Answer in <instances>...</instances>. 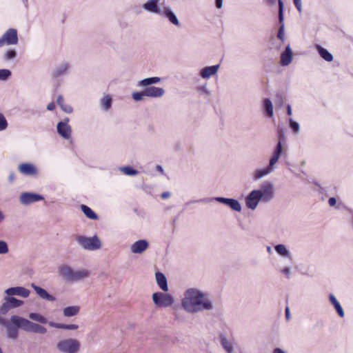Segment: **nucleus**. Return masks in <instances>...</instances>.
Masks as SVG:
<instances>
[{
    "label": "nucleus",
    "instance_id": "f257e3e1",
    "mask_svg": "<svg viewBox=\"0 0 353 353\" xmlns=\"http://www.w3.org/2000/svg\"><path fill=\"white\" fill-rule=\"evenodd\" d=\"M181 307L188 313L195 314L214 310V305L208 294L198 288H190L183 293Z\"/></svg>",
    "mask_w": 353,
    "mask_h": 353
},
{
    "label": "nucleus",
    "instance_id": "f03ea898",
    "mask_svg": "<svg viewBox=\"0 0 353 353\" xmlns=\"http://www.w3.org/2000/svg\"><path fill=\"white\" fill-rule=\"evenodd\" d=\"M282 152L283 146L281 145L280 143H277L275 150L274 151L272 156L270 157L269 160L268 165L265 168H259L254 171V180H259L272 173L276 169V164L279 161L282 154Z\"/></svg>",
    "mask_w": 353,
    "mask_h": 353
},
{
    "label": "nucleus",
    "instance_id": "7ed1b4c3",
    "mask_svg": "<svg viewBox=\"0 0 353 353\" xmlns=\"http://www.w3.org/2000/svg\"><path fill=\"white\" fill-rule=\"evenodd\" d=\"M59 276L66 282H78L90 276L87 270H74L67 265H62L58 269Z\"/></svg>",
    "mask_w": 353,
    "mask_h": 353
},
{
    "label": "nucleus",
    "instance_id": "20e7f679",
    "mask_svg": "<svg viewBox=\"0 0 353 353\" xmlns=\"http://www.w3.org/2000/svg\"><path fill=\"white\" fill-rule=\"evenodd\" d=\"M161 79L158 77H152L143 79L137 82V86L145 87L143 90V94L145 97L160 98L165 94V90L162 88L150 86L153 84L158 83L161 81Z\"/></svg>",
    "mask_w": 353,
    "mask_h": 353
},
{
    "label": "nucleus",
    "instance_id": "39448f33",
    "mask_svg": "<svg viewBox=\"0 0 353 353\" xmlns=\"http://www.w3.org/2000/svg\"><path fill=\"white\" fill-rule=\"evenodd\" d=\"M12 321L17 326V331L22 330L27 332L45 334L47 329L38 323H33L22 316H14Z\"/></svg>",
    "mask_w": 353,
    "mask_h": 353
},
{
    "label": "nucleus",
    "instance_id": "423d86ee",
    "mask_svg": "<svg viewBox=\"0 0 353 353\" xmlns=\"http://www.w3.org/2000/svg\"><path fill=\"white\" fill-rule=\"evenodd\" d=\"M76 241L83 249L86 250L94 251L100 249L101 247V240L96 235L92 237L77 236Z\"/></svg>",
    "mask_w": 353,
    "mask_h": 353
},
{
    "label": "nucleus",
    "instance_id": "0eeeda50",
    "mask_svg": "<svg viewBox=\"0 0 353 353\" xmlns=\"http://www.w3.org/2000/svg\"><path fill=\"white\" fill-rule=\"evenodd\" d=\"M56 348L61 353H78L80 343L74 339H62L57 343Z\"/></svg>",
    "mask_w": 353,
    "mask_h": 353
},
{
    "label": "nucleus",
    "instance_id": "6e6552de",
    "mask_svg": "<svg viewBox=\"0 0 353 353\" xmlns=\"http://www.w3.org/2000/svg\"><path fill=\"white\" fill-rule=\"evenodd\" d=\"M152 301L159 307H171L174 303V299L170 294L161 292L152 294Z\"/></svg>",
    "mask_w": 353,
    "mask_h": 353
},
{
    "label": "nucleus",
    "instance_id": "1a4fd4ad",
    "mask_svg": "<svg viewBox=\"0 0 353 353\" xmlns=\"http://www.w3.org/2000/svg\"><path fill=\"white\" fill-rule=\"evenodd\" d=\"M4 316L0 314V325L3 326L6 330L7 337L12 340H15L19 336V331H17V326L12 321L14 316H19L18 315L11 316L9 321L6 319Z\"/></svg>",
    "mask_w": 353,
    "mask_h": 353
},
{
    "label": "nucleus",
    "instance_id": "9d476101",
    "mask_svg": "<svg viewBox=\"0 0 353 353\" xmlns=\"http://www.w3.org/2000/svg\"><path fill=\"white\" fill-rule=\"evenodd\" d=\"M257 191L261 195L262 202L264 203H268L272 201L275 195L274 186L270 181L263 182Z\"/></svg>",
    "mask_w": 353,
    "mask_h": 353
},
{
    "label": "nucleus",
    "instance_id": "9b49d317",
    "mask_svg": "<svg viewBox=\"0 0 353 353\" xmlns=\"http://www.w3.org/2000/svg\"><path fill=\"white\" fill-rule=\"evenodd\" d=\"M19 39L17 31L14 28H9L0 38V48L5 44L8 46L17 45Z\"/></svg>",
    "mask_w": 353,
    "mask_h": 353
},
{
    "label": "nucleus",
    "instance_id": "f8f14e48",
    "mask_svg": "<svg viewBox=\"0 0 353 353\" xmlns=\"http://www.w3.org/2000/svg\"><path fill=\"white\" fill-rule=\"evenodd\" d=\"M261 195L259 194V192L257 190L251 191L245 198V204L248 208L250 210H255L259 202L262 201Z\"/></svg>",
    "mask_w": 353,
    "mask_h": 353
},
{
    "label": "nucleus",
    "instance_id": "ddd939ff",
    "mask_svg": "<svg viewBox=\"0 0 353 353\" xmlns=\"http://www.w3.org/2000/svg\"><path fill=\"white\" fill-rule=\"evenodd\" d=\"M43 199L44 197L43 196L33 192H23L19 197L20 203L24 205H29Z\"/></svg>",
    "mask_w": 353,
    "mask_h": 353
},
{
    "label": "nucleus",
    "instance_id": "4468645a",
    "mask_svg": "<svg viewBox=\"0 0 353 353\" xmlns=\"http://www.w3.org/2000/svg\"><path fill=\"white\" fill-rule=\"evenodd\" d=\"M6 295L12 296H18L21 298H27L30 296V291L24 287L17 286L8 288L5 290Z\"/></svg>",
    "mask_w": 353,
    "mask_h": 353
},
{
    "label": "nucleus",
    "instance_id": "2eb2a0df",
    "mask_svg": "<svg viewBox=\"0 0 353 353\" xmlns=\"http://www.w3.org/2000/svg\"><path fill=\"white\" fill-rule=\"evenodd\" d=\"M160 0H148L142 5V8L150 13L161 14L162 9L159 6Z\"/></svg>",
    "mask_w": 353,
    "mask_h": 353
},
{
    "label": "nucleus",
    "instance_id": "dca6fc26",
    "mask_svg": "<svg viewBox=\"0 0 353 353\" xmlns=\"http://www.w3.org/2000/svg\"><path fill=\"white\" fill-rule=\"evenodd\" d=\"M69 119L66 118L64 121H60L57 124V132L64 139H69L71 137V128L68 125Z\"/></svg>",
    "mask_w": 353,
    "mask_h": 353
},
{
    "label": "nucleus",
    "instance_id": "f3484780",
    "mask_svg": "<svg viewBox=\"0 0 353 353\" xmlns=\"http://www.w3.org/2000/svg\"><path fill=\"white\" fill-rule=\"evenodd\" d=\"M284 4L282 0H279V22L280 28L278 31L277 37L282 41L284 40V17H283Z\"/></svg>",
    "mask_w": 353,
    "mask_h": 353
},
{
    "label": "nucleus",
    "instance_id": "a211bd4d",
    "mask_svg": "<svg viewBox=\"0 0 353 353\" xmlns=\"http://www.w3.org/2000/svg\"><path fill=\"white\" fill-rule=\"evenodd\" d=\"M161 15H163V17L167 18L172 24H173L177 27L181 26V23H180L177 17L176 16L174 12L172 11L170 6H164L162 10V13Z\"/></svg>",
    "mask_w": 353,
    "mask_h": 353
},
{
    "label": "nucleus",
    "instance_id": "6ab92c4d",
    "mask_svg": "<svg viewBox=\"0 0 353 353\" xmlns=\"http://www.w3.org/2000/svg\"><path fill=\"white\" fill-rule=\"evenodd\" d=\"M18 170L20 173L26 176H37L38 170L37 168L32 163H21L19 165Z\"/></svg>",
    "mask_w": 353,
    "mask_h": 353
},
{
    "label": "nucleus",
    "instance_id": "aec40b11",
    "mask_svg": "<svg viewBox=\"0 0 353 353\" xmlns=\"http://www.w3.org/2000/svg\"><path fill=\"white\" fill-rule=\"evenodd\" d=\"M149 247L148 242L145 239H141L135 241L130 246V251L133 254H141Z\"/></svg>",
    "mask_w": 353,
    "mask_h": 353
},
{
    "label": "nucleus",
    "instance_id": "412c9836",
    "mask_svg": "<svg viewBox=\"0 0 353 353\" xmlns=\"http://www.w3.org/2000/svg\"><path fill=\"white\" fill-rule=\"evenodd\" d=\"M219 67V64L204 67L200 70L199 75L202 79H209L217 74Z\"/></svg>",
    "mask_w": 353,
    "mask_h": 353
},
{
    "label": "nucleus",
    "instance_id": "4be33fe9",
    "mask_svg": "<svg viewBox=\"0 0 353 353\" xmlns=\"http://www.w3.org/2000/svg\"><path fill=\"white\" fill-rule=\"evenodd\" d=\"M70 64L68 62H61L59 63L52 72V77H59L65 75L68 73L70 70Z\"/></svg>",
    "mask_w": 353,
    "mask_h": 353
},
{
    "label": "nucleus",
    "instance_id": "5701e85b",
    "mask_svg": "<svg viewBox=\"0 0 353 353\" xmlns=\"http://www.w3.org/2000/svg\"><path fill=\"white\" fill-rule=\"evenodd\" d=\"M31 287L34 289L37 294L42 299L49 301H54L56 298L52 295L50 294L45 289L37 286L34 283L31 284Z\"/></svg>",
    "mask_w": 353,
    "mask_h": 353
},
{
    "label": "nucleus",
    "instance_id": "b1692460",
    "mask_svg": "<svg viewBox=\"0 0 353 353\" xmlns=\"http://www.w3.org/2000/svg\"><path fill=\"white\" fill-rule=\"evenodd\" d=\"M292 61V51L290 45H288L284 52L281 55V65L283 66L288 65Z\"/></svg>",
    "mask_w": 353,
    "mask_h": 353
},
{
    "label": "nucleus",
    "instance_id": "393cba45",
    "mask_svg": "<svg viewBox=\"0 0 353 353\" xmlns=\"http://www.w3.org/2000/svg\"><path fill=\"white\" fill-rule=\"evenodd\" d=\"M156 282L158 286L165 292L168 291V281L164 274L157 272L155 274Z\"/></svg>",
    "mask_w": 353,
    "mask_h": 353
},
{
    "label": "nucleus",
    "instance_id": "a878e982",
    "mask_svg": "<svg viewBox=\"0 0 353 353\" xmlns=\"http://www.w3.org/2000/svg\"><path fill=\"white\" fill-rule=\"evenodd\" d=\"M274 250L276 253L283 258L289 259H292V255L288 248L283 244H278L274 246Z\"/></svg>",
    "mask_w": 353,
    "mask_h": 353
},
{
    "label": "nucleus",
    "instance_id": "bb28decb",
    "mask_svg": "<svg viewBox=\"0 0 353 353\" xmlns=\"http://www.w3.org/2000/svg\"><path fill=\"white\" fill-rule=\"evenodd\" d=\"M80 306L72 305L68 306L63 310V314L65 317H72L77 315L80 312Z\"/></svg>",
    "mask_w": 353,
    "mask_h": 353
},
{
    "label": "nucleus",
    "instance_id": "cd10ccee",
    "mask_svg": "<svg viewBox=\"0 0 353 353\" xmlns=\"http://www.w3.org/2000/svg\"><path fill=\"white\" fill-rule=\"evenodd\" d=\"M329 300H330V303L332 304V305L334 306V307L335 308L339 316L340 317H343L345 316L343 309L341 307L340 303L336 299L335 296L333 294H330Z\"/></svg>",
    "mask_w": 353,
    "mask_h": 353
},
{
    "label": "nucleus",
    "instance_id": "c85d7f7f",
    "mask_svg": "<svg viewBox=\"0 0 353 353\" xmlns=\"http://www.w3.org/2000/svg\"><path fill=\"white\" fill-rule=\"evenodd\" d=\"M4 301L8 303L10 309L19 307L23 304V301L8 295L4 297Z\"/></svg>",
    "mask_w": 353,
    "mask_h": 353
},
{
    "label": "nucleus",
    "instance_id": "c756f323",
    "mask_svg": "<svg viewBox=\"0 0 353 353\" xmlns=\"http://www.w3.org/2000/svg\"><path fill=\"white\" fill-rule=\"evenodd\" d=\"M49 325L52 327L63 329V330H77L79 326L76 324H63V323H58L54 322H49Z\"/></svg>",
    "mask_w": 353,
    "mask_h": 353
},
{
    "label": "nucleus",
    "instance_id": "7c9ffc66",
    "mask_svg": "<svg viewBox=\"0 0 353 353\" xmlns=\"http://www.w3.org/2000/svg\"><path fill=\"white\" fill-rule=\"evenodd\" d=\"M316 49L320 54V56L326 61L330 62L333 60L332 54L328 52L325 48L321 47V46H316Z\"/></svg>",
    "mask_w": 353,
    "mask_h": 353
},
{
    "label": "nucleus",
    "instance_id": "2f4dec72",
    "mask_svg": "<svg viewBox=\"0 0 353 353\" xmlns=\"http://www.w3.org/2000/svg\"><path fill=\"white\" fill-rule=\"evenodd\" d=\"M221 343L223 347L225 349L226 352L228 353H232L233 352V347L232 343L228 340L225 335L220 336Z\"/></svg>",
    "mask_w": 353,
    "mask_h": 353
},
{
    "label": "nucleus",
    "instance_id": "473e14b6",
    "mask_svg": "<svg viewBox=\"0 0 353 353\" xmlns=\"http://www.w3.org/2000/svg\"><path fill=\"white\" fill-rule=\"evenodd\" d=\"M81 208L84 214L88 218L92 220H96L97 219V215L90 208L85 205H81Z\"/></svg>",
    "mask_w": 353,
    "mask_h": 353
},
{
    "label": "nucleus",
    "instance_id": "72a5a7b5",
    "mask_svg": "<svg viewBox=\"0 0 353 353\" xmlns=\"http://www.w3.org/2000/svg\"><path fill=\"white\" fill-rule=\"evenodd\" d=\"M263 107L266 114L272 118L273 117V105L269 99H265L263 101Z\"/></svg>",
    "mask_w": 353,
    "mask_h": 353
},
{
    "label": "nucleus",
    "instance_id": "f704fd0d",
    "mask_svg": "<svg viewBox=\"0 0 353 353\" xmlns=\"http://www.w3.org/2000/svg\"><path fill=\"white\" fill-rule=\"evenodd\" d=\"M17 54V51L14 49H8L3 54V60L5 61H12L16 58Z\"/></svg>",
    "mask_w": 353,
    "mask_h": 353
},
{
    "label": "nucleus",
    "instance_id": "c9c22d12",
    "mask_svg": "<svg viewBox=\"0 0 353 353\" xmlns=\"http://www.w3.org/2000/svg\"><path fill=\"white\" fill-rule=\"evenodd\" d=\"M112 98L109 95H106L103 97L100 101L101 108L105 110H108L111 108L112 105Z\"/></svg>",
    "mask_w": 353,
    "mask_h": 353
},
{
    "label": "nucleus",
    "instance_id": "e433bc0d",
    "mask_svg": "<svg viewBox=\"0 0 353 353\" xmlns=\"http://www.w3.org/2000/svg\"><path fill=\"white\" fill-rule=\"evenodd\" d=\"M29 318L41 323L45 324L48 322L47 319L39 313H30Z\"/></svg>",
    "mask_w": 353,
    "mask_h": 353
},
{
    "label": "nucleus",
    "instance_id": "4c0bfd02",
    "mask_svg": "<svg viewBox=\"0 0 353 353\" xmlns=\"http://www.w3.org/2000/svg\"><path fill=\"white\" fill-rule=\"evenodd\" d=\"M228 206H229L234 211L239 212L241 211V205L236 199H230Z\"/></svg>",
    "mask_w": 353,
    "mask_h": 353
},
{
    "label": "nucleus",
    "instance_id": "58836bf2",
    "mask_svg": "<svg viewBox=\"0 0 353 353\" xmlns=\"http://www.w3.org/2000/svg\"><path fill=\"white\" fill-rule=\"evenodd\" d=\"M121 172L128 176H135L138 174L137 170L130 166L121 167L119 168Z\"/></svg>",
    "mask_w": 353,
    "mask_h": 353
},
{
    "label": "nucleus",
    "instance_id": "ea45409f",
    "mask_svg": "<svg viewBox=\"0 0 353 353\" xmlns=\"http://www.w3.org/2000/svg\"><path fill=\"white\" fill-rule=\"evenodd\" d=\"M11 76L10 70L8 69L0 70V80L6 81Z\"/></svg>",
    "mask_w": 353,
    "mask_h": 353
},
{
    "label": "nucleus",
    "instance_id": "a19ab883",
    "mask_svg": "<svg viewBox=\"0 0 353 353\" xmlns=\"http://www.w3.org/2000/svg\"><path fill=\"white\" fill-rule=\"evenodd\" d=\"M290 126L295 133H299L300 131V127L299 123L294 121L292 119L289 120Z\"/></svg>",
    "mask_w": 353,
    "mask_h": 353
},
{
    "label": "nucleus",
    "instance_id": "79ce46f5",
    "mask_svg": "<svg viewBox=\"0 0 353 353\" xmlns=\"http://www.w3.org/2000/svg\"><path fill=\"white\" fill-rule=\"evenodd\" d=\"M8 244L4 241H0V254H6L8 252Z\"/></svg>",
    "mask_w": 353,
    "mask_h": 353
},
{
    "label": "nucleus",
    "instance_id": "37998d69",
    "mask_svg": "<svg viewBox=\"0 0 353 353\" xmlns=\"http://www.w3.org/2000/svg\"><path fill=\"white\" fill-rule=\"evenodd\" d=\"M8 127V122L4 115L0 113V131L6 130Z\"/></svg>",
    "mask_w": 353,
    "mask_h": 353
},
{
    "label": "nucleus",
    "instance_id": "c03bdc74",
    "mask_svg": "<svg viewBox=\"0 0 353 353\" xmlns=\"http://www.w3.org/2000/svg\"><path fill=\"white\" fill-rule=\"evenodd\" d=\"M132 99L136 101H141L143 99V97H145V94H143V90L140 92H135L132 93Z\"/></svg>",
    "mask_w": 353,
    "mask_h": 353
},
{
    "label": "nucleus",
    "instance_id": "a18cd8bd",
    "mask_svg": "<svg viewBox=\"0 0 353 353\" xmlns=\"http://www.w3.org/2000/svg\"><path fill=\"white\" fill-rule=\"evenodd\" d=\"M10 310V306L5 301L0 307V314L6 316L8 311Z\"/></svg>",
    "mask_w": 353,
    "mask_h": 353
},
{
    "label": "nucleus",
    "instance_id": "49530a36",
    "mask_svg": "<svg viewBox=\"0 0 353 353\" xmlns=\"http://www.w3.org/2000/svg\"><path fill=\"white\" fill-rule=\"evenodd\" d=\"M279 272L284 274L288 279H289L291 276V268L290 267H284L279 270Z\"/></svg>",
    "mask_w": 353,
    "mask_h": 353
},
{
    "label": "nucleus",
    "instance_id": "de8ad7c7",
    "mask_svg": "<svg viewBox=\"0 0 353 353\" xmlns=\"http://www.w3.org/2000/svg\"><path fill=\"white\" fill-rule=\"evenodd\" d=\"M278 143H280L281 145L282 146L283 143H284L286 139L283 130L281 129L278 131Z\"/></svg>",
    "mask_w": 353,
    "mask_h": 353
},
{
    "label": "nucleus",
    "instance_id": "09e8293b",
    "mask_svg": "<svg viewBox=\"0 0 353 353\" xmlns=\"http://www.w3.org/2000/svg\"><path fill=\"white\" fill-rule=\"evenodd\" d=\"M217 202H219L221 203H223L224 205H228L229 201L230 198H224V197H215L213 199Z\"/></svg>",
    "mask_w": 353,
    "mask_h": 353
},
{
    "label": "nucleus",
    "instance_id": "8fccbe9b",
    "mask_svg": "<svg viewBox=\"0 0 353 353\" xmlns=\"http://www.w3.org/2000/svg\"><path fill=\"white\" fill-rule=\"evenodd\" d=\"M60 108H61V110L63 112H66L68 114L72 113V111H73V109H72V106L68 105V104H65L64 103Z\"/></svg>",
    "mask_w": 353,
    "mask_h": 353
},
{
    "label": "nucleus",
    "instance_id": "3c124183",
    "mask_svg": "<svg viewBox=\"0 0 353 353\" xmlns=\"http://www.w3.org/2000/svg\"><path fill=\"white\" fill-rule=\"evenodd\" d=\"M294 4L299 13L302 12V3L301 0H293Z\"/></svg>",
    "mask_w": 353,
    "mask_h": 353
},
{
    "label": "nucleus",
    "instance_id": "603ef678",
    "mask_svg": "<svg viewBox=\"0 0 353 353\" xmlns=\"http://www.w3.org/2000/svg\"><path fill=\"white\" fill-rule=\"evenodd\" d=\"M57 103L61 107L64 104V99L62 95L57 96Z\"/></svg>",
    "mask_w": 353,
    "mask_h": 353
},
{
    "label": "nucleus",
    "instance_id": "864d4df0",
    "mask_svg": "<svg viewBox=\"0 0 353 353\" xmlns=\"http://www.w3.org/2000/svg\"><path fill=\"white\" fill-rule=\"evenodd\" d=\"M328 203L330 206H334L336 203V199L334 197H330L328 200Z\"/></svg>",
    "mask_w": 353,
    "mask_h": 353
},
{
    "label": "nucleus",
    "instance_id": "5fc2aeb1",
    "mask_svg": "<svg viewBox=\"0 0 353 353\" xmlns=\"http://www.w3.org/2000/svg\"><path fill=\"white\" fill-rule=\"evenodd\" d=\"M54 108H55V104L54 102H51V103H48L47 105V110L49 111H52L54 110Z\"/></svg>",
    "mask_w": 353,
    "mask_h": 353
},
{
    "label": "nucleus",
    "instance_id": "6e6d98bb",
    "mask_svg": "<svg viewBox=\"0 0 353 353\" xmlns=\"http://www.w3.org/2000/svg\"><path fill=\"white\" fill-rule=\"evenodd\" d=\"M265 3L269 6H274L276 3V1L279 3V0H265Z\"/></svg>",
    "mask_w": 353,
    "mask_h": 353
},
{
    "label": "nucleus",
    "instance_id": "4d7b16f0",
    "mask_svg": "<svg viewBox=\"0 0 353 353\" xmlns=\"http://www.w3.org/2000/svg\"><path fill=\"white\" fill-rule=\"evenodd\" d=\"M15 179V174L14 172H10L8 176V181L10 183H12Z\"/></svg>",
    "mask_w": 353,
    "mask_h": 353
},
{
    "label": "nucleus",
    "instance_id": "13d9d810",
    "mask_svg": "<svg viewBox=\"0 0 353 353\" xmlns=\"http://www.w3.org/2000/svg\"><path fill=\"white\" fill-rule=\"evenodd\" d=\"M216 7L219 9L223 6V0H215Z\"/></svg>",
    "mask_w": 353,
    "mask_h": 353
},
{
    "label": "nucleus",
    "instance_id": "bf43d9fd",
    "mask_svg": "<svg viewBox=\"0 0 353 353\" xmlns=\"http://www.w3.org/2000/svg\"><path fill=\"white\" fill-rule=\"evenodd\" d=\"M170 196H171V194L169 192H165L162 193V194H161V197L163 199H168L170 197Z\"/></svg>",
    "mask_w": 353,
    "mask_h": 353
},
{
    "label": "nucleus",
    "instance_id": "052dcab7",
    "mask_svg": "<svg viewBox=\"0 0 353 353\" xmlns=\"http://www.w3.org/2000/svg\"><path fill=\"white\" fill-rule=\"evenodd\" d=\"M199 90L205 92V93H208V88H207V85H201L199 88Z\"/></svg>",
    "mask_w": 353,
    "mask_h": 353
},
{
    "label": "nucleus",
    "instance_id": "680f3d73",
    "mask_svg": "<svg viewBox=\"0 0 353 353\" xmlns=\"http://www.w3.org/2000/svg\"><path fill=\"white\" fill-rule=\"evenodd\" d=\"M285 317L288 320L290 318L289 307L285 308Z\"/></svg>",
    "mask_w": 353,
    "mask_h": 353
},
{
    "label": "nucleus",
    "instance_id": "e2e57ef3",
    "mask_svg": "<svg viewBox=\"0 0 353 353\" xmlns=\"http://www.w3.org/2000/svg\"><path fill=\"white\" fill-rule=\"evenodd\" d=\"M287 114L290 116L292 115V108L290 105H287Z\"/></svg>",
    "mask_w": 353,
    "mask_h": 353
},
{
    "label": "nucleus",
    "instance_id": "0e129e2a",
    "mask_svg": "<svg viewBox=\"0 0 353 353\" xmlns=\"http://www.w3.org/2000/svg\"><path fill=\"white\" fill-rule=\"evenodd\" d=\"M156 170L157 171L161 172L162 174H163V167L161 165H157L156 166Z\"/></svg>",
    "mask_w": 353,
    "mask_h": 353
},
{
    "label": "nucleus",
    "instance_id": "69168bd1",
    "mask_svg": "<svg viewBox=\"0 0 353 353\" xmlns=\"http://www.w3.org/2000/svg\"><path fill=\"white\" fill-rule=\"evenodd\" d=\"M273 353H285V352L280 348H276V349H274Z\"/></svg>",
    "mask_w": 353,
    "mask_h": 353
},
{
    "label": "nucleus",
    "instance_id": "338daca9",
    "mask_svg": "<svg viewBox=\"0 0 353 353\" xmlns=\"http://www.w3.org/2000/svg\"><path fill=\"white\" fill-rule=\"evenodd\" d=\"M5 219V215L0 210V223H1Z\"/></svg>",
    "mask_w": 353,
    "mask_h": 353
},
{
    "label": "nucleus",
    "instance_id": "774afa93",
    "mask_svg": "<svg viewBox=\"0 0 353 353\" xmlns=\"http://www.w3.org/2000/svg\"><path fill=\"white\" fill-rule=\"evenodd\" d=\"M266 250H267V252L268 254H271L272 253V248L270 246H267Z\"/></svg>",
    "mask_w": 353,
    "mask_h": 353
}]
</instances>
